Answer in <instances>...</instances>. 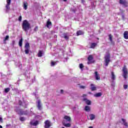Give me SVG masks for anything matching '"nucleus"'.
I'll return each mask as SVG.
<instances>
[{
	"instance_id": "f257e3e1",
	"label": "nucleus",
	"mask_w": 128,
	"mask_h": 128,
	"mask_svg": "<svg viewBox=\"0 0 128 128\" xmlns=\"http://www.w3.org/2000/svg\"><path fill=\"white\" fill-rule=\"evenodd\" d=\"M22 28L24 32H27L30 28H31L30 24L27 20H24L22 24Z\"/></svg>"
},
{
	"instance_id": "f03ea898",
	"label": "nucleus",
	"mask_w": 128,
	"mask_h": 128,
	"mask_svg": "<svg viewBox=\"0 0 128 128\" xmlns=\"http://www.w3.org/2000/svg\"><path fill=\"white\" fill-rule=\"evenodd\" d=\"M110 62V52H106V55L104 56L105 66H108Z\"/></svg>"
},
{
	"instance_id": "7ed1b4c3",
	"label": "nucleus",
	"mask_w": 128,
	"mask_h": 128,
	"mask_svg": "<svg viewBox=\"0 0 128 128\" xmlns=\"http://www.w3.org/2000/svg\"><path fill=\"white\" fill-rule=\"evenodd\" d=\"M122 72H123V74H122V76L124 77V80H126L128 77V71L126 68V66H124L123 69H122Z\"/></svg>"
},
{
	"instance_id": "20e7f679",
	"label": "nucleus",
	"mask_w": 128,
	"mask_h": 128,
	"mask_svg": "<svg viewBox=\"0 0 128 128\" xmlns=\"http://www.w3.org/2000/svg\"><path fill=\"white\" fill-rule=\"evenodd\" d=\"M24 52L25 54H29L30 50V44L27 42L25 44L24 46Z\"/></svg>"
},
{
	"instance_id": "39448f33",
	"label": "nucleus",
	"mask_w": 128,
	"mask_h": 128,
	"mask_svg": "<svg viewBox=\"0 0 128 128\" xmlns=\"http://www.w3.org/2000/svg\"><path fill=\"white\" fill-rule=\"evenodd\" d=\"M7 4L6 6V12H8L9 10L10 9V5L11 0H6Z\"/></svg>"
},
{
	"instance_id": "423d86ee",
	"label": "nucleus",
	"mask_w": 128,
	"mask_h": 128,
	"mask_svg": "<svg viewBox=\"0 0 128 128\" xmlns=\"http://www.w3.org/2000/svg\"><path fill=\"white\" fill-rule=\"evenodd\" d=\"M52 126V123L48 120H46L44 122V128H50Z\"/></svg>"
},
{
	"instance_id": "0eeeda50",
	"label": "nucleus",
	"mask_w": 128,
	"mask_h": 128,
	"mask_svg": "<svg viewBox=\"0 0 128 128\" xmlns=\"http://www.w3.org/2000/svg\"><path fill=\"white\" fill-rule=\"evenodd\" d=\"M93 59H94V57H93L92 55H90V56H88V64H92L93 62H92V60Z\"/></svg>"
},
{
	"instance_id": "6e6552de",
	"label": "nucleus",
	"mask_w": 128,
	"mask_h": 128,
	"mask_svg": "<svg viewBox=\"0 0 128 128\" xmlns=\"http://www.w3.org/2000/svg\"><path fill=\"white\" fill-rule=\"evenodd\" d=\"M120 4H123L126 7L128 6V2L126 0H120Z\"/></svg>"
},
{
	"instance_id": "1a4fd4ad",
	"label": "nucleus",
	"mask_w": 128,
	"mask_h": 128,
	"mask_svg": "<svg viewBox=\"0 0 128 128\" xmlns=\"http://www.w3.org/2000/svg\"><path fill=\"white\" fill-rule=\"evenodd\" d=\"M20 112H18V114L20 115H27L28 114V112L26 111H22V110H20Z\"/></svg>"
},
{
	"instance_id": "9d476101",
	"label": "nucleus",
	"mask_w": 128,
	"mask_h": 128,
	"mask_svg": "<svg viewBox=\"0 0 128 128\" xmlns=\"http://www.w3.org/2000/svg\"><path fill=\"white\" fill-rule=\"evenodd\" d=\"M38 124H39L38 121H37V120L36 121L34 122H33V121H30V125L33 126H37L38 125Z\"/></svg>"
},
{
	"instance_id": "9b49d317",
	"label": "nucleus",
	"mask_w": 128,
	"mask_h": 128,
	"mask_svg": "<svg viewBox=\"0 0 128 128\" xmlns=\"http://www.w3.org/2000/svg\"><path fill=\"white\" fill-rule=\"evenodd\" d=\"M94 74H95V78L96 80H100V74H98V72H95Z\"/></svg>"
},
{
	"instance_id": "f8f14e48",
	"label": "nucleus",
	"mask_w": 128,
	"mask_h": 128,
	"mask_svg": "<svg viewBox=\"0 0 128 128\" xmlns=\"http://www.w3.org/2000/svg\"><path fill=\"white\" fill-rule=\"evenodd\" d=\"M28 6V3L27 2H23V8H24V10H27Z\"/></svg>"
},
{
	"instance_id": "ddd939ff",
	"label": "nucleus",
	"mask_w": 128,
	"mask_h": 128,
	"mask_svg": "<svg viewBox=\"0 0 128 128\" xmlns=\"http://www.w3.org/2000/svg\"><path fill=\"white\" fill-rule=\"evenodd\" d=\"M83 101L85 102V103H86V104H88V106L91 105V101L88 100L87 98H84Z\"/></svg>"
},
{
	"instance_id": "4468645a",
	"label": "nucleus",
	"mask_w": 128,
	"mask_h": 128,
	"mask_svg": "<svg viewBox=\"0 0 128 128\" xmlns=\"http://www.w3.org/2000/svg\"><path fill=\"white\" fill-rule=\"evenodd\" d=\"M124 38H125L126 40H128V31H126L125 32H124Z\"/></svg>"
},
{
	"instance_id": "2eb2a0df",
	"label": "nucleus",
	"mask_w": 128,
	"mask_h": 128,
	"mask_svg": "<svg viewBox=\"0 0 128 128\" xmlns=\"http://www.w3.org/2000/svg\"><path fill=\"white\" fill-rule=\"evenodd\" d=\"M38 108L39 110H41L42 109V106H41L40 104V100L38 101Z\"/></svg>"
},
{
	"instance_id": "dca6fc26",
	"label": "nucleus",
	"mask_w": 128,
	"mask_h": 128,
	"mask_svg": "<svg viewBox=\"0 0 128 128\" xmlns=\"http://www.w3.org/2000/svg\"><path fill=\"white\" fill-rule=\"evenodd\" d=\"M90 90H92V91H94L96 90V87H95L94 84H90Z\"/></svg>"
},
{
	"instance_id": "f3484780",
	"label": "nucleus",
	"mask_w": 128,
	"mask_h": 128,
	"mask_svg": "<svg viewBox=\"0 0 128 128\" xmlns=\"http://www.w3.org/2000/svg\"><path fill=\"white\" fill-rule=\"evenodd\" d=\"M111 80H116V76L114 75V72H111Z\"/></svg>"
},
{
	"instance_id": "a211bd4d",
	"label": "nucleus",
	"mask_w": 128,
	"mask_h": 128,
	"mask_svg": "<svg viewBox=\"0 0 128 128\" xmlns=\"http://www.w3.org/2000/svg\"><path fill=\"white\" fill-rule=\"evenodd\" d=\"M102 93H101L100 92H98V93H96L94 94V96L96 97V98H98L100 96H102Z\"/></svg>"
},
{
	"instance_id": "6ab92c4d",
	"label": "nucleus",
	"mask_w": 128,
	"mask_h": 128,
	"mask_svg": "<svg viewBox=\"0 0 128 128\" xmlns=\"http://www.w3.org/2000/svg\"><path fill=\"white\" fill-rule=\"evenodd\" d=\"M96 46V43H92V44H90V48H94Z\"/></svg>"
},
{
	"instance_id": "aec40b11",
	"label": "nucleus",
	"mask_w": 128,
	"mask_h": 128,
	"mask_svg": "<svg viewBox=\"0 0 128 128\" xmlns=\"http://www.w3.org/2000/svg\"><path fill=\"white\" fill-rule=\"evenodd\" d=\"M122 122H123L124 126H125L126 127H128V122H126V120L124 118H122Z\"/></svg>"
},
{
	"instance_id": "412c9836",
	"label": "nucleus",
	"mask_w": 128,
	"mask_h": 128,
	"mask_svg": "<svg viewBox=\"0 0 128 128\" xmlns=\"http://www.w3.org/2000/svg\"><path fill=\"white\" fill-rule=\"evenodd\" d=\"M84 34V32H82V30H78L76 32V35L77 36H81Z\"/></svg>"
},
{
	"instance_id": "4be33fe9",
	"label": "nucleus",
	"mask_w": 128,
	"mask_h": 128,
	"mask_svg": "<svg viewBox=\"0 0 128 128\" xmlns=\"http://www.w3.org/2000/svg\"><path fill=\"white\" fill-rule=\"evenodd\" d=\"M90 120H94L95 119V115L94 114H90Z\"/></svg>"
},
{
	"instance_id": "5701e85b",
	"label": "nucleus",
	"mask_w": 128,
	"mask_h": 128,
	"mask_svg": "<svg viewBox=\"0 0 128 128\" xmlns=\"http://www.w3.org/2000/svg\"><path fill=\"white\" fill-rule=\"evenodd\" d=\"M64 118L68 122H70L71 120L70 117H69L68 116H64Z\"/></svg>"
},
{
	"instance_id": "b1692460",
	"label": "nucleus",
	"mask_w": 128,
	"mask_h": 128,
	"mask_svg": "<svg viewBox=\"0 0 128 128\" xmlns=\"http://www.w3.org/2000/svg\"><path fill=\"white\" fill-rule=\"evenodd\" d=\"M84 110L87 112H90V107L89 106H85Z\"/></svg>"
},
{
	"instance_id": "393cba45",
	"label": "nucleus",
	"mask_w": 128,
	"mask_h": 128,
	"mask_svg": "<svg viewBox=\"0 0 128 128\" xmlns=\"http://www.w3.org/2000/svg\"><path fill=\"white\" fill-rule=\"evenodd\" d=\"M9 39V36H7L5 37V38H4V44H6V41L8 40Z\"/></svg>"
},
{
	"instance_id": "a878e982",
	"label": "nucleus",
	"mask_w": 128,
	"mask_h": 128,
	"mask_svg": "<svg viewBox=\"0 0 128 128\" xmlns=\"http://www.w3.org/2000/svg\"><path fill=\"white\" fill-rule=\"evenodd\" d=\"M38 56L39 58L42 56V51L40 50L39 52H38Z\"/></svg>"
},
{
	"instance_id": "bb28decb",
	"label": "nucleus",
	"mask_w": 128,
	"mask_h": 128,
	"mask_svg": "<svg viewBox=\"0 0 128 128\" xmlns=\"http://www.w3.org/2000/svg\"><path fill=\"white\" fill-rule=\"evenodd\" d=\"M52 22H50V21H47L46 22V27L47 28H50V26H52Z\"/></svg>"
},
{
	"instance_id": "cd10ccee",
	"label": "nucleus",
	"mask_w": 128,
	"mask_h": 128,
	"mask_svg": "<svg viewBox=\"0 0 128 128\" xmlns=\"http://www.w3.org/2000/svg\"><path fill=\"white\" fill-rule=\"evenodd\" d=\"M108 37H109V40H110V42L112 44V34H109L108 35Z\"/></svg>"
},
{
	"instance_id": "c85d7f7f",
	"label": "nucleus",
	"mask_w": 128,
	"mask_h": 128,
	"mask_svg": "<svg viewBox=\"0 0 128 128\" xmlns=\"http://www.w3.org/2000/svg\"><path fill=\"white\" fill-rule=\"evenodd\" d=\"M64 38L66 39V40H68L69 39L68 36L66 34V33L64 34Z\"/></svg>"
},
{
	"instance_id": "c756f323",
	"label": "nucleus",
	"mask_w": 128,
	"mask_h": 128,
	"mask_svg": "<svg viewBox=\"0 0 128 128\" xmlns=\"http://www.w3.org/2000/svg\"><path fill=\"white\" fill-rule=\"evenodd\" d=\"M22 38H20V40H19V42H18L19 46H20V47L22 46Z\"/></svg>"
},
{
	"instance_id": "7c9ffc66",
	"label": "nucleus",
	"mask_w": 128,
	"mask_h": 128,
	"mask_svg": "<svg viewBox=\"0 0 128 128\" xmlns=\"http://www.w3.org/2000/svg\"><path fill=\"white\" fill-rule=\"evenodd\" d=\"M63 125H64V126H65L66 128L70 127V124H66L65 123H63Z\"/></svg>"
},
{
	"instance_id": "2f4dec72",
	"label": "nucleus",
	"mask_w": 128,
	"mask_h": 128,
	"mask_svg": "<svg viewBox=\"0 0 128 128\" xmlns=\"http://www.w3.org/2000/svg\"><path fill=\"white\" fill-rule=\"evenodd\" d=\"M10 89L8 88H6L4 90V92H5V93L7 94L8 92H10Z\"/></svg>"
},
{
	"instance_id": "473e14b6",
	"label": "nucleus",
	"mask_w": 128,
	"mask_h": 128,
	"mask_svg": "<svg viewBox=\"0 0 128 128\" xmlns=\"http://www.w3.org/2000/svg\"><path fill=\"white\" fill-rule=\"evenodd\" d=\"M20 110H22V109H18V108L16 107V108L15 109L14 111L16 112H20Z\"/></svg>"
},
{
	"instance_id": "72a5a7b5",
	"label": "nucleus",
	"mask_w": 128,
	"mask_h": 128,
	"mask_svg": "<svg viewBox=\"0 0 128 128\" xmlns=\"http://www.w3.org/2000/svg\"><path fill=\"white\" fill-rule=\"evenodd\" d=\"M79 68H80L81 70L84 68V65L82 64H80L79 65Z\"/></svg>"
},
{
	"instance_id": "f704fd0d",
	"label": "nucleus",
	"mask_w": 128,
	"mask_h": 128,
	"mask_svg": "<svg viewBox=\"0 0 128 128\" xmlns=\"http://www.w3.org/2000/svg\"><path fill=\"white\" fill-rule=\"evenodd\" d=\"M24 117H20V120L21 121V122H24Z\"/></svg>"
},
{
	"instance_id": "c9c22d12",
	"label": "nucleus",
	"mask_w": 128,
	"mask_h": 128,
	"mask_svg": "<svg viewBox=\"0 0 128 128\" xmlns=\"http://www.w3.org/2000/svg\"><path fill=\"white\" fill-rule=\"evenodd\" d=\"M56 64V62H51V66H54Z\"/></svg>"
},
{
	"instance_id": "e433bc0d",
	"label": "nucleus",
	"mask_w": 128,
	"mask_h": 128,
	"mask_svg": "<svg viewBox=\"0 0 128 128\" xmlns=\"http://www.w3.org/2000/svg\"><path fill=\"white\" fill-rule=\"evenodd\" d=\"M124 90H126L128 88V85L127 84L124 85Z\"/></svg>"
},
{
	"instance_id": "4c0bfd02",
	"label": "nucleus",
	"mask_w": 128,
	"mask_h": 128,
	"mask_svg": "<svg viewBox=\"0 0 128 128\" xmlns=\"http://www.w3.org/2000/svg\"><path fill=\"white\" fill-rule=\"evenodd\" d=\"M22 16H20L18 18V20H19V22H22Z\"/></svg>"
},
{
	"instance_id": "58836bf2",
	"label": "nucleus",
	"mask_w": 128,
	"mask_h": 128,
	"mask_svg": "<svg viewBox=\"0 0 128 128\" xmlns=\"http://www.w3.org/2000/svg\"><path fill=\"white\" fill-rule=\"evenodd\" d=\"M38 29V26H36V28L34 30V32H37Z\"/></svg>"
},
{
	"instance_id": "ea45409f",
	"label": "nucleus",
	"mask_w": 128,
	"mask_h": 128,
	"mask_svg": "<svg viewBox=\"0 0 128 128\" xmlns=\"http://www.w3.org/2000/svg\"><path fill=\"white\" fill-rule=\"evenodd\" d=\"M80 88H82V89H84V88H86V86H80Z\"/></svg>"
},
{
	"instance_id": "a19ab883",
	"label": "nucleus",
	"mask_w": 128,
	"mask_h": 128,
	"mask_svg": "<svg viewBox=\"0 0 128 128\" xmlns=\"http://www.w3.org/2000/svg\"><path fill=\"white\" fill-rule=\"evenodd\" d=\"M0 122H3V120H2V118L1 117H0Z\"/></svg>"
},
{
	"instance_id": "79ce46f5",
	"label": "nucleus",
	"mask_w": 128,
	"mask_h": 128,
	"mask_svg": "<svg viewBox=\"0 0 128 128\" xmlns=\"http://www.w3.org/2000/svg\"><path fill=\"white\" fill-rule=\"evenodd\" d=\"M86 96H87V94H84L82 95L83 98L86 97Z\"/></svg>"
},
{
	"instance_id": "37998d69",
	"label": "nucleus",
	"mask_w": 128,
	"mask_h": 128,
	"mask_svg": "<svg viewBox=\"0 0 128 128\" xmlns=\"http://www.w3.org/2000/svg\"><path fill=\"white\" fill-rule=\"evenodd\" d=\"M64 90H60V94H63Z\"/></svg>"
},
{
	"instance_id": "c03bdc74",
	"label": "nucleus",
	"mask_w": 128,
	"mask_h": 128,
	"mask_svg": "<svg viewBox=\"0 0 128 128\" xmlns=\"http://www.w3.org/2000/svg\"><path fill=\"white\" fill-rule=\"evenodd\" d=\"M0 128H2V126L1 125H0Z\"/></svg>"
},
{
	"instance_id": "a18cd8bd",
	"label": "nucleus",
	"mask_w": 128,
	"mask_h": 128,
	"mask_svg": "<svg viewBox=\"0 0 128 128\" xmlns=\"http://www.w3.org/2000/svg\"><path fill=\"white\" fill-rule=\"evenodd\" d=\"M88 128H93V127L92 126H90V127H88Z\"/></svg>"
},
{
	"instance_id": "49530a36",
	"label": "nucleus",
	"mask_w": 128,
	"mask_h": 128,
	"mask_svg": "<svg viewBox=\"0 0 128 128\" xmlns=\"http://www.w3.org/2000/svg\"><path fill=\"white\" fill-rule=\"evenodd\" d=\"M64 2H66L67 0H63Z\"/></svg>"
},
{
	"instance_id": "de8ad7c7",
	"label": "nucleus",
	"mask_w": 128,
	"mask_h": 128,
	"mask_svg": "<svg viewBox=\"0 0 128 128\" xmlns=\"http://www.w3.org/2000/svg\"><path fill=\"white\" fill-rule=\"evenodd\" d=\"M24 108H27V106H25Z\"/></svg>"
},
{
	"instance_id": "09e8293b",
	"label": "nucleus",
	"mask_w": 128,
	"mask_h": 128,
	"mask_svg": "<svg viewBox=\"0 0 128 128\" xmlns=\"http://www.w3.org/2000/svg\"><path fill=\"white\" fill-rule=\"evenodd\" d=\"M72 12H75V11L74 10H72Z\"/></svg>"
},
{
	"instance_id": "8fccbe9b",
	"label": "nucleus",
	"mask_w": 128,
	"mask_h": 128,
	"mask_svg": "<svg viewBox=\"0 0 128 128\" xmlns=\"http://www.w3.org/2000/svg\"><path fill=\"white\" fill-rule=\"evenodd\" d=\"M12 42H13V43H14V42H14V41H12Z\"/></svg>"
},
{
	"instance_id": "3c124183",
	"label": "nucleus",
	"mask_w": 128,
	"mask_h": 128,
	"mask_svg": "<svg viewBox=\"0 0 128 128\" xmlns=\"http://www.w3.org/2000/svg\"><path fill=\"white\" fill-rule=\"evenodd\" d=\"M6 126H8V125H6Z\"/></svg>"
},
{
	"instance_id": "603ef678",
	"label": "nucleus",
	"mask_w": 128,
	"mask_h": 128,
	"mask_svg": "<svg viewBox=\"0 0 128 128\" xmlns=\"http://www.w3.org/2000/svg\"><path fill=\"white\" fill-rule=\"evenodd\" d=\"M62 128H65L64 127H62Z\"/></svg>"
}]
</instances>
